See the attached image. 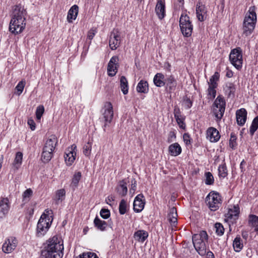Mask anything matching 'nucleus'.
<instances>
[{
    "label": "nucleus",
    "mask_w": 258,
    "mask_h": 258,
    "mask_svg": "<svg viewBox=\"0 0 258 258\" xmlns=\"http://www.w3.org/2000/svg\"><path fill=\"white\" fill-rule=\"evenodd\" d=\"M63 242L57 237L53 236L46 242L40 258H62L63 255Z\"/></svg>",
    "instance_id": "f257e3e1"
},
{
    "label": "nucleus",
    "mask_w": 258,
    "mask_h": 258,
    "mask_svg": "<svg viewBox=\"0 0 258 258\" xmlns=\"http://www.w3.org/2000/svg\"><path fill=\"white\" fill-rule=\"evenodd\" d=\"M26 11L21 7L16 6L13 12V15L10 23L9 31L15 35L21 33L25 28Z\"/></svg>",
    "instance_id": "f03ea898"
},
{
    "label": "nucleus",
    "mask_w": 258,
    "mask_h": 258,
    "mask_svg": "<svg viewBox=\"0 0 258 258\" xmlns=\"http://www.w3.org/2000/svg\"><path fill=\"white\" fill-rule=\"evenodd\" d=\"M256 20V7L251 6L249 8L243 21V34L248 36L251 34L255 28Z\"/></svg>",
    "instance_id": "7ed1b4c3"
},
{
    "label": "nucleus",
    "mask_w": 258,
    "mask_h": 258,
    "mask_svg": "<svg viewBox=\"0 0 258 258\" xmlns=\"http://www.w3.org/2000/svg\"><path fill=\"white\" fill-rule=\"evenodd\" d=\"M208 235L206 231H202L199 234H195L192 236V240L194 246L201 256L206 253Z\"/></svg>",
    "instance_id": "20e7f679"
},
{
    "label": "nucleus",
    "mask_w": 258,
    "mask_h": 258,
    "mask_svg": "<svg viewBox=\"0 0 258 258\" xmlns=\"http://www.w3.org/2000/svg\"><path fill=\"white\" fill-rule=\"evenodd\" d=\"M52 211L46 209L41 215L37 223V233L38 236H43L49 228L52 221Z\"/></svg>",
    "instance_id": "39448f33"
},
{
    "label": "nucleus",
    "mask_w": 258,
    "mask_h": 258,
    "mask_svg": "<svg viewBox=\"0 0 258 258\" xmlns=\"http://www.w3.org/2000/svg\"><path fill=\"white\" fill-rule=\"evenodd\" d=\"M179 26L181 32L185 37L191 36L193 30V26L186 14H182L179 19Z\"/></svg>",
    "instance_id": "423d86ee"
},
{
    "label": "nucleus",
    "mask_w": 258,
    "mask_h": 258,
    "mask_svg": "<svg viewBox=\"0 0 258 258\" xmlns=\"http://www.w3.org/2000/svg\"><path fill=\"white\" fill-rule=\"evenodd\" d=\"M229 60L237 70L241 68L243 59L242 50L240 47H237L231 50L229 54Z\"/></svg>",
    "instance_id": "0eeeda50"
},
{
    "label": "nucleus",
    "mask_w": 258,
    "mask_h": 258,
    "mask_svg": "<svg viewBox=\"0 0 258 258\" xmlns=\"http://www.w3.org/2000/svg\"><path fill=\"white\" fill-rule=\"evenodd\" d=\"M225 109V101L220 95L218 96L213 104V112L217 118L221 119Z\"/></svg>",
    "instance_id": "6e6552de"
},
{
    "label": "nucleus",
    "mask_w": 258,
    "mask_h": 258,
    "mask_svg": "<svg viewBox=\"0 0 258 258\" xmlns=\"http://www.w3.org/2000/svg\"><path fill=\"white\" fill-rule=\"evenodd\" d=\"M220 196L218 193H210L206 197V202L211 211L217 210L221 205Z\"/></svg>",
    "instance_id": "1a4fd4ad"
},
{
    "label": "nucleus",
    "mask_w": 258,
    "mask_h": 258,
    "mask_svg": "<svg viewBox=\"0 0 258 258\" xmlns=\"http://www.w3.org/2000/svg\"><path fill=\"white\" fill-rule=\"evenodd\" d=\"M113 117V107L110 102H107L104 104L103 108V118L104 120L105 123L103 126V130L105 131V128L110 123Z\"/></svg>",
    "instance_id": "9d476101"
},
{
    "label": "nucleus",
    "mask_w": 258,
    "mask_h": 258,
    "mask_svg": "<svg viewBox=\"0 0 258 258\" xmlns=\"http://www.w3.org/2000/svg\"><path fill=\"white\" fill-rule=\"evenodd\" d=\"M120 36L117 29H114L111 33L109 38V46L111 49L115 50L119 47L120 43Z\"/></svg>",
    "instance_id": "9b49d317"
},
{
    "label": "nucleus",
    "mask_w": 258,
    "mask_h": 258,
    "mask_svg": "<svg viewBox=\"0 0 258 258\" xmlns=\"http://www.w3.org/2000/svg\"><path fill=\"white\" fill-rule=\"evenodd\" d=\"M18 244L17 240L15 237H10L8 238L3 245V251L7 253H11L14 250Z\"/></svg>",
    "instance_id": "f8f14e48"
},
{
    "label": "nucleus",
    "mask_w": 258,
    "mask_h": 258,
    "mask_svg": "<svg viewBox=\"0 0 258 258\" xmlns=\"http://www.w3.org/2000/svg\"><path fill=\"white\" fill-rule=\"evenodd\" d=\"M77 146L76 145L73 144L71 147L69 148L66 151L64 155L65 161L68 165H71L75 160L76 156Z\"/></svg>",
    "instance_id": "ddd939ff"
},
{
    "label": "nucleus",
    "mask_w": 258,
    "mask_h": 258,
    "mask_svg": "<svg viewBox=\"0 0 258 258\" xmlns=\"http://www.w3.org/2000/svg\"><path fill=\"white\" fill-rule=\"evenodd\" d=\"M118 57L117 56H112L109 60L108 66V75L109 76L113 77L115 76L117 72L118 67Z\"/></svg>",
    "instance_id": "4468645a"
},
{
    "label": "nucleus",
    "mask_w": 258,
    "mask_h": 258,
    "mask_svg": "<svg viewBox=\"0 0 258 258\" xmlns=\"http://www.w3.org/2000/svg\"><path fill=\"white\" fill-rule=\"evenodd\" d=\"M145 204V200L144 195L142 194L138 195L134 200V210L137 213L141 212L144 208Z\"/></svg>",
    "instance_id": "2eb2a0df"
},
{
    "label": "nucleus",
    "mask_w": 258,
    "mask_h": 258,
    "mask_svg": "<svg viewBox=\"0 0 258 258\" xmlns=\"http://www.w3.org/2000/svg\"><path fill=\"white\" fill-rule=\"evenodd\" d=\"M207 10L204 4L199 1L196 5V14L198 19L201 21H204L207 17Z\"/></svg>",
    "instance_id": "dca6fc26"
},
{
    "label": "nucleus",
    "mask_w": 258,
    "mask_h": 258,
    "mask_svg": "<svg viewBox=\"0 0 258 258\" xmlns=\"http://www.w3.org/2000/svg\"><path fill=\"white\" fill-rule=\"evenodd\" d=\"M57 143V139L55 135H51L46 141L43 150L53 152Z\"/></svg>",
    "instance_id": "f3484780"
},
{
    "label": "nucleus",
    "mask_w": 258,
    "mask_h": 258,
    "mask_svg": "<svg viewBox=\"0 0 258 258\" xmlns=\"http://www.w3.org/2000/svg\"><path fill=\"white\" fill-rule=\"evenodd\" d=\"M155 12L159 19H163L165 16V3L162 0H158L155 7Z\"/></svg>",
    "instance_id": "a211bd4d"
},
{
    "label": "nucleus",
    "mask_w": 258,
    "mask_h": 258,
    "mask_svg": "<svg viewBox=\"0 0 258 258\" xmlns=\"http://www.w3.org/2000/svg\"><path fill=\"white\" fill-rule=\"evenodd\" d=\"M236 121L239 125L242 126L246 122L247 111L244 108H241L236 111Z\"/></svg>",
    "instance_id": "6ab92c4d"
},
{
    "label": "nucleus",
    "mask_w": 258,
    "mask_h": 258,
    "mask_svg": "<svg viewBox=\"0 0 258 258\" xmlns=\"http://www.w3.org/2000/svg\"><path fill=\"white\" fill-rule=\"evenodd\" d=\"M10 207L9 200L4 198L0 201V218H3L8 213Z\"/></svg>",
    "instance_id": "aec40b11"
},
{
    "label": "nucleus",
    "mask_w": 258,
    "mask_h": 258,
    "mask_svg": "<svg viewBox=\"0 0 258 258\" xmlns=\"http://www.w3.org/2000/svg\"><path fill=\"white\" fill-rule=\"evenodd\" d=\"M127 183L125 179H123L119 181L115 188V190L119 196L124 197L127 192Z\"/></svg>",
    "instance_id": "412c9836"
},
{
    "label": "nucleus",
    "mask_w": 258,
    "mask_h": 258,
    "mask_svg": "<svg viewBox=\"0 0 258 258\" xmlns=\"http://www.w3.org/2000/svg\"><path fill=\"white\" fill-rule=\"evenodd\" d=\"M207 138L212 142H217L220 138L219 133L217 129L211 127L208 128L207 132Z\"/></svg>",
    "instance_id": "4be33fe9"
},
{
    "label": "nucleus",
    "mask_w": 258,
    "mask_h": 258,
    "mask_svg": "<svg viewBox=\"0 0 258 258\" xmlns=\"http://www.w3.org/2000/svg\"><path fill=\"white\" fill-rule=\"evenodd\" d=\"M239 214V208L237 207L234 206L233 209H230L225 214V217L227 220H231L233 223L237 218Z\"/></svg>",
    "instance_id": "5701e85b"
},
{
    "label": "nucleus",
    "mask_w": 258,
    "mask_h": 258,
    "mask_svg": "<svg viewBox=\"0 0 258 258\" xmlns=\"http://www.w3.org/2000/svg\"><path fill=\"white\" fill-rule=\"evenodd\" d=\"M224 90L228 98H233L234 97L236 87L233 83H227Z\"/></svg>",
    "instance_id": "b1692460"
},
{
    "label": "nucleus",
    "mask_w": 258,
    "mask_h": 258,
    "mask_svg": "<svg viewBox=\"0 0 258 258\" xmlns=\"http://www.w3.org/2000/svg\"><path fill=\"white\" fill-rule=\"evenodd\" d=\"M177 214L175 207L171 208L168 214V220L172 226H175L177 223Z\"/></svg>",
    "instance_id": "393cba45"
},
{
    "label": "nucleus",
    "mask_w": 258,
    "mask_h": 258,
    "mask_svg": "<svg viewBox=\"0 0 258 258\" xmlns=\"http://www.w3.org/2000/svg\"><path fill=\"white\" fill-rule=\"evenodd\" d=\"M94 224L95 227L98 230H99L101 231H105L108 225H109L110 227H111L110 224L108 225V224L106 222H105V221L100 220L98 217H96V218L94 219Z\"/></svg>",
    "instance_id": "a878e982"
},
{
    "label": "nucleus",
    "mask_w": 258,
    "mask_h": 258,
    "mask_svg": "<svg viewBox=\"0 0 258 258\" xmlns=\"http://www.w3.org/2000/svg\"><path fill=\"white\" fill-rule=\"evenodd\" d=\"M168 151L171 156H176L181 153V148L178 143H175L169 146Z\"/></svg>",
    "instance_id": "bb28decb"
},
{
    "label": "nucleus",
    "mask_w": 258,
    "mask_h": 258,
    "mask_svg": "<svg viewBox=\"0 0 258 258\" xmlns=\"http://www.w3.org/2000/svg\"><path fill=\"white\" fill-rule=\"evenodd\" d=\"M165 85L169 87L170 90H174L176 85V80L172 75L167 76L165 79Z\"/></svg>",
    "instance_id": "cd10ccee"
},
{
    "label": "nucleus",
    "mask_w": 258,
    "mask_h": 258,
    "mask_svg": "<svg viewBox=\"0 0 258 258\" xmlns=\"http://www.w3.org/2000/svg\"><path fill=\"white\" fill-rule=\"evenodd\" d=\"M79 7L77 5H74L69 11L67 19L69 22H71L73 20L76 19L78 13Z\"/></svg>",
    "instance_id": "c85d7f7f"
},
{
    "label": "nucleus",
    "mask_w": 258,
    "mask_h": 258,
    "mask_svg": "<svg viewBox=\"0 0 258 258\" xmlns=\"http://www.w3.org/2000/svg\"><path fill=\"white\" fill-rule=\"evenodd\" d=\"M134 236L135 240L143 242L147 238L148 233L146 231L139 230L135 233Z\"/></svg>",
    "instance_id": "c756f323"
},
{
    "label": "nucleus",
    "mask_w": 258,
    "mask_h": 258,
    "mask_svg": "<svg viewBox=\"0 0 258 258\" xmlns=\"http://www.w3.org/2000/svg\"><path fill=\"white\" fill-rule=\"evenodd\" d=\"M153 81L157 87L164 86L165 85L164 76L162 73H157L154 76Z\"/></svg>",
    "instance_id": "7c9ffc66"
},
{
    "label": "nucleus",
    "mask_w": 258,
    "mask_h": 258,
    "mask_svg": "<svg viewBox=\"0 0 258 258\" xmlns=\"http://www.w3.org/2000/svg\"><path fill=\"white\" fill-rule=\"evenodd\" d=\"M137 91L139 93H147L149 90L148 83L144 80H141L137 86Z\"/></svg>",
    "instance_id": "2f4dec72"
},
{
    "label": "nucleus",
    "mask_w": 258,
    "mask_h": 258,
    "mask_svg": "<svg viewBox=\"0 0 258 258\" xmlns=\"http://www.w3.org/2000/svg\"><path fill=\"white\" fill-rule=\"evenodd\" d=\"M81 176L82 174L80 171L76 172L73 175L72 182L70 184L71 187L73 188V190H75L77 187Z\"/></svg>",
    "instance_id": "473e14b6"
},
{
    "label": "nucleus",
    "mask_w": 258,
    "mask_h": 258,
    "mask_svg": "<svg viewBox=\"0 0 258 258\" xmlns=\"http://www.w3.org/2000/svg\"><path fill=\"white\" fill-rule=\"evenodd\" d=\"M120 87L123 94L126 95L128 92V82L126 78L122 76L120 78Z\"/></svg>",
    "instance_id": "72a5a7b5"
},
{
    "label": "nucleus",
    "mask_w": 258,
    "mask_h": 258,
    "mask_svg": "<svg viewBox=\"0 0 258 258\" xmlns=\"http://www.w3.org/2000/svg\"><path fill=\"white\" fill-rule=\"evenodd\" d=\"M22 158L23 154L21 152H18L16 153V157L13 164V168L14 170H18L22 164Z\"/></svg>",
    "instance_id": "f704fd0d"
},
{
    "label": "nucleus",
    "mask_w": 258,
    "mask_h": 258,
    "mask_svg": "<svg viewBox=\"0 0 258 258\" xmlns=\"http://www.w3.org/2000/svg\"><path fill=\"white\" fill-rule=\"evenodd\" d=\"M233 246L236 252L240 251L243 247L242 240L239 236H237L234 239L233 242Z\"/></svg>",
    "instance_id": "c9c22d12"
},
{
    "label": "nucleus",
    "mask_w": 258,
    "mask_h": 258,
    "mask_svg": "<svg viewBox=\"0 0 258 258\" xmlns=\"http://www.w3.org/2000/svg\"><path fill=\"white\" fill-rule=\"evenodd\" d=\"M219 73L217 72H216L210 78L209 82H208L209 86H212V87H217L218 84L217 82L219 80Z\"/></svg>",
    "instance_id": "e433bc0d"
},
{
    "label": "nucleus",
    "mask_w": 258,
    "mask_h": 258,
    "mask_svg": "<svg viewBox=\"0 0 258 258\" xmlns=\"http://www.w3.org/2000/svg\"><path fill=\"white\" fill-rule=\"evenodd\" d=\"M218 174L220 178H225L228 175V170L225 162L219 165L218 167Z\"/></svg>",
    "instance_id": "4c0bfd02"
},
{
    "label": "nucleus",
    "mask_w": 258,
    "mask_h": 258,
    "mask_svg": "<svg viewBox=\"0 0 258 258\" xmlns=\"http://www.w3.org/2000/svg\"><path fill=\"white\" fill-rule=\"evenodd\" d=\"M53 156V152L43 150L41 159L43 162H49Z\"/></svg>",
    "instance_id": "58836bf2"
},
{
    "label": "nucleus",
    "mask_w": 258,
    "mask_h": 258,
    "mask_svg": "<svg viewBox=\"0 0 258 258\" xmlns=\"http://www.w3.org/2000/svg\"><path fill=\"white\" fill-rule=\"evenodd\" d=\"M258 128V115L256 116L252 120V123L249 128V133L251 136H253L255 132Z\"/></svg>",
    "instance_id": "ea45409f"
},
{
    "label": "nucleus",
    "mask_w": 258,
    "mask_h": 258,
    "mask_svg": "<svg viewBox=\"0 0 258 258\" xmlns=\"http://www.w3.org/2000/svg\"><path fill=\"white\" fill-rule=\"evenodd\" d=\"M25 84V81L23 80H22L21 81L19 82V83L15 88V93L16 94L19 96L22 93Z\"/></svg>",
    "instance_id": "a19ab883"
},
{
    "label": "nucleus",
    "mask_w": 258,
    "mask_h": 258,
    "mask_svg": "<svg viewBox=\"0 0 258 258\" xmlns=\"http://www.w3.org/2000/svg\"><path fill=\"white\" fill-rule=\"evenodd\" d=\"M249 221L253 227L255 228V231H258V217L254 215H249Z\"/></svg>",
    "instance_id": "79ce46f5"
},
{
    "label": "nucleus",
    "mask_w": 258,
    "mask_h": 258,
    "mask_svg": "<svg viewBox=\"0 0 258 258\" xmlns=\"http://www.w3.org/2000/svg\"><path fill=\"white\" fill-rule=\"evenodd\" d=\"M215 228L216 233L219 236H222L224 233V228L223 226L220 223L217 222L215 224Z\"/></svg>",
    "instance_id": "37998d69"
},
{
    "label": "nucleus",
    "mask_w": 258,
    "mask_h": 258,
    "mask_svg": "<svg viewBox=\"0 0 258 258\" xmlns=\"http://www.w3.org/2000/svg\"><path fill=\"white\" fill-rule=\"evenodd\" d=\"M126 202L124 199H122L119 205V212L121 215L124 214L126 212Z\"/></svg>",
    "instance_id": "c03bdc74"
},
{
    "label": "nucleus",
    "mask_w": 258,
    "mask_h": 258,
    "mask_svg": "<svg viewBox=\"0 0 258 258\" xmlns=\"http://www.w3.org/2000/svg\"><path fill=\"white\" fill-rule=\"evenodd\" d=\"M236 136L234 133H232L230 135V139L229 140V146L232 149H234L237 146Z\"/></svg>",
    "instance_id": "a18cd8bd"
},
{
    "label": "nucleus",
    "mask_w": 258,
    "mask_h": 258,
    "mask_svg": "<svg viewBox=\"0 0 258 258\" xmlns=\"http://www.w3.org/2000/svg\"><path fill=\"white\" fill-rule=\"evenodd\" d=\"M32 194L33 191L30 188L26 189L23 194V201L25 203L28 202L29 201L30 197L32 196Z\"/></svg>",
    "instance_id": "49530a36"
},
{
    "label": "nucleus",
    "mask_w": 258,
    "mask_h": 258,
    "mask_svg": "<svg viewBox=\"0 0 258 258\" xmlns=\"http://www.w3.org/2000/svg\"><path fill=\"white\" fill-rule=\"evenodd\" d=\"M44 112V107L43 105H39L36 110V117L37 120H40Z\"/></svg>",
    "instance_id": "de8ad7c7"
},
{
    "label": "nucleus",
    "mask_w": 258,
    "mask_h": 258,
    "mask_svg": "<svg viewBox=\"0 0 258 258\" xmlns=\"http://www.w3.org/2000/svg\"><path fill=\"white\" fill-rule=\"evenodd\" d=\"M76 258H98V256L95 253L88 252L87 253L84 252Z\"/></svg>",
    "instance_id": "09e8293b"
},
{
    "label": "nucleus",
    "mask_w": 258,
    "mask_h": 258,
    "mask_svg": "<svg viewBox=\"0 0 258 258\" xmlns=\"http://www.w3.org/2000/svg\"><path fill=\"white\" fill-rule=\"evenodd\" d=\"M205 183L207 185H211L214 183V177L212 173L210 172H206Z\"/></svg>",
    "instance_id": "8fccbe9b"
},
{
    "label": "nucleus",
    "mask_w": 258,
    "mask_h": 258,
    "mask_svg": "<svg viewBox=\"0 0 258 258\" xmlns=\"http://www.w3.org/2000/svg\"><path fill=\"white\" fill-rule=\"evenodd\" d=\"M92 146L91 144L88 142L83 147V153L86 156H89L91 153Z\"/></svg>",
    "instance_id": "3c124183"
},
{
    "label": "nucleus",
    "mask_w": 258,
    "mask_h": 258,
    "mask_svg": "<svg viewBox=\"0 0 258 258\" xmlns=\"http://www.w3.org/2000/svg\"><path fill=\"white\" fill-rule=\"evenodd\" d=\"M217 87H212V86H209L208 89V95L210 96V99H213L215 98L216 95V90L215 89Z\"/></svg>",
    "instance_id": "603ef678"
},
{
    "label": "nucleus",
    "mask_w": 258,
    "mask_h": 258,
    "mask_svg": "<svg viewBox=\"0 0 258 258\" xmlns=\"http://www.w3.org/2000/svg\"><path fill=\"white\" fill-rule=\"evenodd\" d=\"M101 217L105 219L108 218L110 216V211L106 209H102L100 212Z\"/></svg>",
    "instance_id": "864d4df0"
},
{
    "label": "nucleus",
    "mask_w": 258,
    "mask_h": 258,
    "mask_svg": "<svg viewBox=\"0 0 258 258\" xmlns=\"http://www.w3.org/2000/svg\"><path fill=\"white\" fill-rule=\"evenodd\" d=\"M183 104L186 109H189L192 106V102L188 97L185 96L183 98Z\"/></svg>",
    "instance_id": "5fc2aeb1"
},
{
    "label": "nucleus",
    "mask_w": 258,
    "mask_h": 258,
    "mask_svg": "<svg viewBox=\"0 0 258 258\" xmlns=\"http://www.w3.org/2000/svg\"><path fill=\"white\" fill-rule=\"evenodd\" d=\"M66 191L64 189H61L57 191L56 197L57 201L62 200L61 198L65 196Z\"/></svg>",
    "instance_id": "6e6d98bb"
},
{
    "label": "nucleus",
    "mask_w": 258,
    "mask_h": 258,
    "mask_svg": "<svg viewBox=\"0 0 258 258\" xmlns=\"http://www.w3.org/2000/svg\"><path fill=\"white\" fill-rule=\"evenodd\" d=\"M137 188V181L135 178H133L131 180V188L130 189V192H132L133 191V194L135 193Z\"/></svg>",
    "instance_id": "4d7b16f0"
},
{
    "label": "nucleus",
    "mask_w": 258,
    "mask_h": 258,
    "mask_svg": "<svg viewBox=\"0 0 258 258\" xmlns=\"http://www.w3.org/2000/svg\"><path fill=\"white\" fill-rule=\"evenodd\" d=\"M184 142L186 145H191V138L187 133L184 134L183 136Z\"/></svg>",
    "instance_id": "13d9d810"
},
{
    "label": "nucleus",
    "mask_w": 258,
    "mask_h": 258,
    "mask_svg": "<svg viewBox=\"0 0 258 258\" xmlns=\"http://www.w3.org/2000/svg\"><path fill=\"white\" fill-rule=\"evenodd\" d=\"M95 30L93 29H90L88 33L87 38L91 40L95 35Z\"/></svg>",
    "instance_id": "bf43d9fd"
},
{
    "label": "nucleus",
    "mask_w": 258,
    "mask_h": 258,
    "mask_svg": "<svg viewBox=\"0 0 258 258\" xmlns=\"http://www.w3.org/2000/svg\"><path fill=\"white\" fill-rule=\"evenodd\" d=\"M177 123L179 125L180 127L183 128L185 126L183 118L181 117H178L177 118H175Z\"/></svg>",
    "instance_id": "052dcab7"
},
{
    "label": "nucleus",
    "mask_w": 258,
    "mask_h": 258,
    "mask_svg": "<svg viewBox=\"0 0 258 258\" xmlns=\"http://www.w3.org/2000/svg\"><path fill=\"white\" fill-rule=\"evenodd\" d=\"M174 115L175 118H177L178 117H181V112L179 108L178 107H175L174 109Z\"/></svg>",
    "instance_id": "680f3d73"
},
{
    "label": "nucleus",
    "mask_w": 258,
    "mask_h": 258,
    "mask_svg": "<svg viewBox=\"0 0 258 258\" xmlns=\"http://www.w3.org/2000/svg\"><path fill=\"white\" fill-rule=\"evenodd\" d=\"M28 124L29 125L32 131H34L35 129V123L33 119H28Z\"/></svg>",
    "instance_id": "e2e57ef3"
},
{
    "label": "nucleus",
    "mask_w": 258,
    "mask_h": 258,
    "mask_svg": "<svg viewBox=\"0 0 258 258\" xmlns=\"http://www.w3.org/2000/svg\"><path fill=\"white\" fill-rule=\"evenodd\" d=\"M246 165V162L244 161V160H242V161L241 162L240 164V168L241 169V172L242 173H243L245 171V168L244 166Z\"/></svg>",
    "instance_id": "0e129e2a"
},
{
    "label": "nucleus",
    "mask_w": 258,
    "mask_h": 258,
    "mask_svg": "<svg viewBox=\"0 0 258 258\" xmlns=\"http://www.w3.org/2000/svg\"><path fill=\"white\" fill-rule=\"evenodd\" d=\"M207 258H215L214 253L211 251H206Z\"/></svg>",
    "instance_id": "69168bd1"
},
{
    "label": "nucleus",
    "mask_w": 258,
    "mask_h": 258,
    "mask_svg": "<svg viewBox=\"0 0 258 258\" xmlns=\"http://www.w3.org/2000/svg\"><path fill=\"white\" fill-rule=\"evenodd\" d=\"M226 76L228 78H231L233 76V72L230 70H228Z\"/></svg>",
    "instance_id": "338daca9"
},
{
    "label": "nucleus",
    "mask_w": 258,
    "mask_h": 258,
    "mask_svg": "<svg viewBox=\"0 0 258 258\" xmlns=\"http://www.w3.org/2000/svg\"><path fill=\"white\" fill-rule=\"evenodd\" d=\"M89 230V228L88 227H86L84 228L83 229V232L85 234H86L87 233V232H88Z\"/></svg>",
    "instance_id": "774afa93"
}]
</instances>
